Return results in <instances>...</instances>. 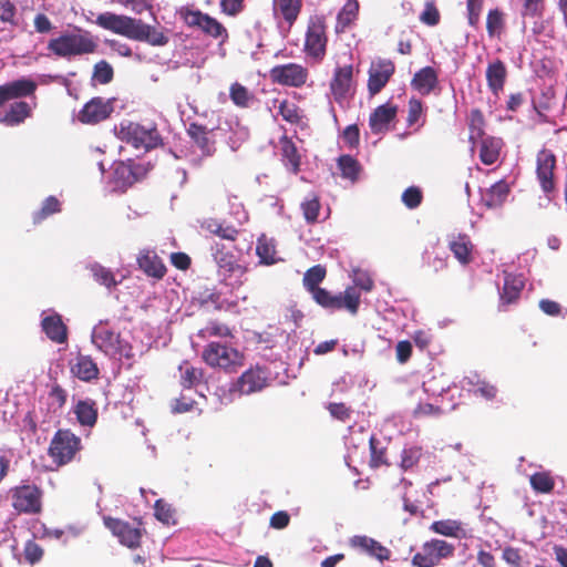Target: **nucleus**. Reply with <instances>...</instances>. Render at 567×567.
I'll return each instance as SVG.
<instances>
[{
    "label": "nucleus",
    "instance_id": "f257e3e1",
    "mask_svg": "<svg viewBox=\"0 0 567 567\" xmlns=\"http://www.w3.org/2000/svg\"><path fill=\"white\" fill-rule=\"evenodd\" d=\"M96 47L91 33L81 29L76 32H63L48 42V50L64 59L94 53Z\"/></svg>",
    "mask_w": 567,
    "mask_h": 567
},
{
    "label": "nucleus",
    "instance_id": "f03ea898",
    "mask_svg": "<svg viewBox=\"0 0 567 567\" xmlns=\"http://www.w3.org/2000/svg\"><path fill=\"white\" fill-rule=\"evenodd\" d=\"M202 360L213 369L235 373L245 363V355L237 348L219 341L208 342L202 351Z\"/></svg>",
    "mask_w": 567,
    "mask_h": 567
},
{
    "label": "nucleus",
    "instance_id": "7ed1b4c3",
    "mask_svg": "<svg viewBox=\"0 0 567 567\" xmlns=\"http://www.w3.org/2000/svg\"><path fill=\"white\" fill-rule=\"evenodd\" d=\"M328 25L322 14L310 16L305 32L303 53L315 63H321L328 51Z\"/></svg>",
    "mask_w": 567,
    "mask_h": 567
},
{
    "label": "nucleus",
    "instance_id": "20e7f679",
    "mask_svg": "<svg viewBox=\"0 0 567 567\" xmlns=\"http://www.w3.org/2000/svg\"><path fill=\"white\" fill-rule=\"evenodd\" d=\"M82 440L70 429H59L52 436L48 455L52 463L59 468L72 463L80 454Z\"/></svg>",
    "mask_w": 567,
    "mask_h": 567
},
{
    "label": "nucleus",
    "instance_id": "39448f33",
    "mask_svg": "<svg viewBox=\"0 0 567 567\" xmlns=\"http://www.w3.org/2000/svg\"><path fill=\"white\" fill-rule=\"evenodd\" d=\"M117 136L137 150L150 151L162 144L159 132L155 126L145 127L132 121H123L120 124Z\"/></svg>",
    "mask_w": 567,
    "mask_h": 567
},
{
    "label": "nucleus",
    "instance_id": "423d86ee",
    "mask_svg": "<svg viewBox=\"0 0 567 567\" xmlns=\"http://www.w3.org/2000/svg\"><path fill=\"white\" fill-rule=\"evenodd\" d=\"M455 547L444 539L432 538L422 544L420 549L412 556L413 567H435L443 559L454 556Z\"/></svg>",
    "mask_w": 567,
    "mask_h": 567
},
{
    "label": "nucleus",
    "instance_id": "0eeeda50",
    "mask_svg": "<svg viewBox=\"0 0 567 567\" xmlns=\"http://www.w3.org/2000/svg\"><path fill=\"white\" fill-rule=\"evenodd\" d=\"M316 303L329 311L344 310L351 316H357L361 305V293L355 287H347L342 292L337 295L326 290L320 293Z\"/></svg>",
    "mask_w": 567,
    "mask_h": 567
},
{
    "label": "nucleus",
    "instance_id": "6e6552de",
    "mask_svg": "<svg viewBox=\"0 0 567 567\" xmlns=\"http://www.w3.org/2000/svg\"><path fill=\"white\" fill-rule=\"evenodd\" d=\"M179 16L184 23L189 28H197L210 38L220 39L221 42H225L228 39L227 29L217 19L202 12L200 10L182 8L179 10Z\"/></svg>",
    "mask_w": 567,
    "mask_h": 567
},
{
    "label": "nucleus",
    "instance_id": "1a4fd4ad",
    "mask_svg": "<svg viewBox=\"0 0 567 567\" xmlns=\"http://www.w3.org/2000/svg\"><path fill=\"white\" fill-rule=\"evenodd\" d=\"M268 370L266 368L260 365L251 367L230 384L229 392L239 396L260 392L268 385Z\"/></svg>",
    "mask_w": 567,
    "mask_h": 567
},
{
    "label": "nucleus",
    "instance_id": "9d476101",
    "mask_svg": "<svg viewBox=\"0 0 567 567\" xmlns=\"http://www.w3.org/2000/svg\"><path fill=\"white\" fill-rule=\"evenodd\" d=\"M12 506L19 513L38 514L42 508V491L37 485H20L10 489Z\"/></svg>",
    "mask_w": 567,
    "mask_h": 567
},
{
    "label": "nucleus",
    "instance_id": "9b49d317",
    "mask_svg": "<svg viewBox=\"0 0 567 567\" xmlns=\"http://www.w3.org/2000/svg\"><path fill=\"white\" fill-rule=\"evenodd\" d=\"M140 19L128 16L103 12L96 17L95 23L116 34L134 40Z\"/></svg>",
    "mask_w": 567,
    "mask_h": 567
},
{
    "label": "nucleus",
    "instance_id": "f8f14e48",
    "mask_svg": "<svg viewBox=\"0 0 567 567\" xmlns=\"http://www.w3.org/2000/svg\"><path fill=\"white\" fill-rule=\"evenodd\" d=\"M225 246L216 244L213 247V257L218 266L219 274L224 279L235 278L237 282L241 284V278L247 272V267L239 264L237 258L230 251H225Z\"/></svg>",
    "mask_w": 567,
    "mask_h": 567
},
{
    "label": "nucleus",
    "instance_id": "ddd939ff",
    "mask_svg": "<svg viewBox=\"0 0 567 567\" xmlns=\"http://www.w3.org/2000/svg\"><path fill=\"white\" fill-rule=\"evenodd\" d=\"M103 523L118 538L122 545L131 549H136L141 546L143 530L140 527H134L126 520L111 516H105Z\"/></svg>",
    "mask_w": 567,
    "mask_h": 567
},
{
    "label": "nucleus",
    "instance_id": "4468645a",
    "mask_svg": "<svg viewBox=\"0 0 567 567\" xmlns=\"http://www.w3.org/2000/svg\"><path fill=\"white\" fill-rule=\"evenodd\" d=\"M272 82L291 87L302 86L308 79V70L301 64L287 63L274 66L270 72Z\"/></svg>",
    "mask_w": 567,
    "mask_h": 567
},
{
    "label": "nucleus",
    "instance_id": "2eb2a0df",
    "mask_svg": "<svg viewBox=\"0 0 567 567\" xmlns=\"http://www.w3.org/2000/svg\"><path fill=\"white\" fill-rule=\"evenodd\" d=\"M536 175L539 185L545 194H551L556 190V181L554 171L556 168V156L549 150H542L536 158Z\"/></svg>",
    "mask_w": 567,
    "mask_h": 567
},
{
    "label": "nucleus",
    "instance_id": "dca6fc26",
    "mask_svg": "<svg viewBox=\"0 0 567 567\" xmlns=\"http://www.w3.org/2000/svg\"><path fill=\"white\" fill-rule=\"evenodd\" d=\"M395 72V64L389 59H377L368 71V91L375 95L382 91Z\"/></svg>",
    "mask_w": 567,
    "mask_h": 567
},
{
    "label": "nucleus",
    "instance_id": "f3484780",
    "mask_svg": "<svg viewBox=\"0 0 567 567\" xmlns=\"http://www.w3.org/2000/svg\"><path fill=\"white\" fill-rule=\"evenodd\" d=\"M148 172V167L141 163H135L130 159L127 162H120L115 165L113 178L116 187L125 190L143 177Z\"/></svg>",
    "mask_w": 567,
    "mask_h": 567
},
{
    "label": "nucleus",
    "instance_id": "a211bd4d",
    "mask_svg": "<svg viewBox=\"0 0 567 567\" xmlns=\"http://www.w3.org/2000/svg\"><path fill=\"white\" fill-rule=\"evenodd\" d=\"M113 110L111 100L96 96L84 104L82 110L79 112L78 118L83 124H97L109 118Z\"/></svg>",
    "mask_w": 567,
    "mask_h": 567
},
{
    "label": "nucleus",
    "instance_id": "6ab92c4d",
    "mask_svg": "<svg viewBox=\"0 0 567 567\" xmlns=\"http://www.w3.org/2000/svg\"><path fill=\"white\" fill-rule=\"evenodd\" d=\"M353 85L352 64L338 66L330 81V91L336 102L341 103L350 95Z\"/></svg>",
    "mask_w": 567,
    "mask_h": 567
},
{
    "label": "nucleus",
    "instance_id": "aec40b11",
    "mask_svg": "<svg viewBox=\"0 0 567 567\" xmlns=\"http://www.w3.org/2000/svg\"><path fill=\"white\" fill-rule=\"evenodd\" d=\"M487 87L491 93L498 97L504 91L508 78V70L504 61L494 59L488 62L485 70Z\"/></svg>",
    "mask_w": 567,
    "mask_h": 567
},
{
    "label": "nucleus",
    "instance_id": "412c9836",
    "mask_svg": "<svg viewBox=\"0 0 567 567\" xmlns=\"http://www.w3.org/2000/svg\"><path fill=\"white\" fill-rule=\"evenodd\" d=\"M37 86L33 80L25 78L0 85V106L10 100L33 95Z\"/></svg>",
    "mask_w": 567,
    "mask_h": 567
},
{
    "label": "nucleus",
    "instance_id": "4be33fe9",
    "mask_svg": "<svg viewBox=\"0 0 567 567\" xmlns=\"http://www.w3.org/2000/svg\"><path fill=\"white\" fill-rule=\"evenodd\" d=\"M398 106L392 103H385L370 114L369 126L373 134H382L390 130V124L396 118Z\"/></svg>",
    "mask_w": 567,
    "mask_h": 567
},
{
    "label": "nucleus",
    "instance_id": "5701e85b",
    "mask_svg": "<svg viewBox=\"0 0 567 567\" xmlns=\"http://www.w3.org/2000/svg\"><path fill=\"white\" fill-rule=\"evenodd\" d=\"M302 10V0H274L272 11L277 20H282L288 30L298 20Z\"/></svg>",
    "mask_w": 567,
    "mask_h": 567
},
{
    "label": "nucleus",
    "instance_id": "b1692460",
    "mask_svg": "<svg viewBox=\"0 0 567 567\" xmlns=\"http://www.w3.org/2000/svg\"><path fill=\"white\" fill-rule=\"evenodd\" d=\"M138 267L148 276L156 279H162L166 275V266L158 257L156 251L144 249L137 257Z\"/></svg>",
    "mask_w": 567,
    "mask_h": 567
},
{
    "label": "nucleus",
    "instance_id": "393cba45",
    "mask_svg": "<svg viewBox=\"0 0 567 567\" xmlns=\"http://www.w3.org/2000/svg\"><path fill=\"white\" fill-rule=\"evenodd\" d=\"M449 248L461 265L466 266L473 261L474 245L468 235H453L449 240Z\"/></svg>",
    "mask_w": 567,
    "mask_h": 567
},
{
    "label": "nucleus",
    "instance_id": "a878e982",
    "mask_svg": "<svg viewBox=\"0 0 567 567\" xmlns=\"http://www.w3.org/2000/svg\"><path fill=\"white\" fill-rule=\"evenodd\" d=\"M210 133L212 130L196 122L190 123L187 128V134L205 156H212L216 151L215 141L210 137Z\"/></svg>",
    "mask_w": 567,
    "mask_h": 567
},
{
    "label": "nucleus",
    "instance_id": "bb28decb",
    "mask_svg": "<svg viewBox=\"0 0 567 567\" xmlns=\"http://www.w3.org/2000/svg\"><path fill=\"white\" fill-rule=\"evenodd\" d=\"M280 154L284 165L295 175L300 172L301 167V155L298 151L297 145L287 135H282L279 138Z\"/></svg>",
    "mask_w": 567,
    "mask_h": 567
},
{
    "label": "nucleus",
    "instance_id": "cd10ccee",
    "mask_svg": "<svg viewBox=\"0 0 567 567\" xmlns=\"http://www.w3.org/2000/svg\"><path fill=\"white\" fill-rule=\"evenodd\" d=\"M509 194V186L505 181H498L489 188L482 192L481 202L488 209H495L503 206Z\"/></svg>",
    "mask_w": 567,
    "mask_h": 567
},
{
    "label": "nucleus",
    "instance_id": "c85d7f7f",
    "mask_svg": "<svg viewBox=\"0 0 567 567\" xmlns=\"http://www.w3.org/2000/svg\"><path fill=\"white\" fill-rule=\"evenodd\" d=\"M524 286V281L520 277L506 274L504 278V285L499 293L501 307L515 303L519 299Z\"/></svg>",
    "mask_w": 567,
    "mask_h": 567
},
{
    "label": "nucleus",
    "instance_id": "c756f323",
    "mask_svg": "<svg viewBox=\"0 0 567 567\" xmlns=\"http://www.w3.org/2000/svg\"><path fill=\"white\" fill-rule=\"evenodd\" d=\"M351 545L355 548H359L361 551L375 557L380 561L389 560L391 556L389 548L368 536H354L351 539Z\"/></svg>",
    "mask_w": 567,
    "mask_h": 567
},
{
    "label": "nucleus",
    "instance_id": "7c9ffc66",
    "mask_svg": "<svg viewBox=\"0 0 567 567\" xmlns=\"http://www.w3.org/2000/svg\"><path fill=\"white\" fill-rule=\"evenodd\" d=\"M430 530L452 538H466L468 537L467 529L465 528V524L457 519H440L435 520L430 525Z\"/></svg>",
    "mask_w": 567,
    "mask_h": 567
},
{
    "label": "nucleus",
    "instance_id": "2f4dec72",
    "mask_svg": "<svg viewBox=\"0 0 567 567\" xmlns=\"http://www.w3.org/2000/svg\"><path fill=\"white\" fill-rule=\"evenodd\" d=\"M326 276L327 269L322 265L312 266L305 272L302 279L303 287L311 293L315 301L320 297L321 292L327 290L319 286L324 280Z\"/></svg>",
    "mask_w": 567,
    "mask_h": 567
},
{
    "label": "nucleus",
    "instance_id": "473e14b6",
    "mask_svg": "<svg viewBox=\"0 0 567 567\" xmlns=\"http://www.w3.org/2000/svg\"><path fill=\"white\" fill-rule=\"evenodd\" d=\"M41 326L51 341L63 343L68 340V329L60 315L55 313L43 318Z\"/></svg>",
    "mask_w": 567,
    "mask_h": 567
},
{
    "label": "nucleus",
    "instance_id": "72a5a7b5",
    "mask_svg": "<svg viewBox=\"0 0 567 567\" xmlns=\"http://www.w3.org/2000/svg\"><path fill=\"white\" fill-rule=\"evenodd\" d=\"M71 372L78 379L90 382L99 377V368L90 355L79 354L71 365Z\"/></svg>",
    "mask_w": 567,
    "mask_h": 567
},
{
    "label": "nucleus",
    "instance_id": "f704fd0d",
    "mask_svg": "<svg viewBox=\"0 0 567 567\" xmlns=\"http://www.w3.org/2000/svg\"><path fill=\"white\" fill-rule=\"evenodd\" d=\"M437 82L439 79L435 70L432 66H425L414 74L411 85L421 94L427 95L435 89Z\"/></svg>",
    "mask_w": 567,
    "mask_h": 567
},
{
    "label": "nucleus",
    "instance_id": "c9c22d12",
    "mask_svg": "<svg viewBox=\"0 0 567 567\" xmlns=\"http://www.w3.org/2000/svg\"><path fill=\"white\" fill-rule=\"evenodd\" d=\"M480 145V159L485 165H493L499 158L503 141L495 136H484Z\"/></svg>",
    "mask_w": 567,
    "mask_h": 567
},
{
    "label": "nucleus",
    "instance_id": "e433bc0d",
    "mask_svg": "<svg viewBox=\"0 0 567 567\" xmlns=\"http://www.w3.org/2000/svg\"><path fill=\"white\" fill-rule=\"evenodd\" d=\"M134 41L147 42L154 47H163L168 43V37L153 25L144 23L141 19L136 29Z\"/></svg>",
    "mask_w": 567,
    "mask_h": 567
},
{
    "label": "nucleus",
    "instance_id": "4c0bfd02",
    "mask_svg": "<svg viewBox=\"0 0 567 567\" xmlns=\"http://www.w3.org/2000/svg\"><path fill=\"white\" fill-rule=\"evenodd\" d=\"M31 116V106L24 101L14 102L10 105L6 114L0 118V123L6 126H17Z\"/></svg>",
    "mask_w": 567,
    "mask_h": 567
},
{
    "label": "nucleus",
    "instance_id": "58836bf2",
    "mask_svg": "<svg viewBox=\"0 0 567 567\" xmlns=\"http://www.w3.org/2000/svg\"><path fill=\"white\" fill-rule=\"evenodd\" d=\"M179 382L184 389H193L198 386L205 381V372L202 368L192 365L188 362H183L179 368Z\"/></svg>",
    "mask_w": 567,
    "mask_h": 567
},
{
    "label": "nucleus",
    "instance_id": "ea45409f",
    "mask_svg": "<svg viewBox=\"0 0 567 567\" xmlns=\"http://www.w3.org/2000/svg\"><path fill=\"white\" fill-rule=\"evenodd\" d=\"M256 255L259 257V262L266 266L275 265L281 260L277 257L275 240L267 237L265 234L257 240Z\"/></svg>",
    "mask_w": 567,
    "mask_h": 567
},
{
    "label": "nucleus",
    "instance_id": "a19ab883",
    "mask_svg": "<svg viewBox=\"0 0 567 567\" xmlns=\"http://www.w3.org/2000/svg\"><path fill=\"white\" fill-rule=\"evenodd\" d=\"M74 414L82 426L92 427L97 421V408L93 400H80L74 406Z\"/></svg>",
    "mask_w": 567,
    "mask_h": 567
},
{
    "label": "nucleus",
    "instance_id": "79ce46f5",
    "mask_svg": "<svg viewBox=\"0 0 567 567\" xmlns=\"http://www.w3.org/2000/svg\"><path fill=\"white\" fill-rule=\"evenodd\" d=\"M300 209L308 225H315L319 223L321 203L319 196L316 193L310 194L301 202Z\"/></svg>",
    "mask_w": 567,
    "mask_h": 567
},
{
    "label": "nucleus",
    "instance_id": "37998d69",
    "mask_svg": "<svg viewBox=\"0 0 567 567\" xmlns=\"http://www.w3.org/2000/svg\"><path fill=\"white\" fill-rule=\"evenodd\" d=\"M468 130H470V141L475 143L478 138H482L485 135V117L483 112L480 109H473L470 112L468 120Z\"/></svg>",
    "mask_w": 567,
    "mask_h": 567
},
{
    "label": "nucleus",
    "instance_id": "c03bdc74",
    "mask_svg": "<svg viewBox=\"0 0 567 567\" xmlns=\"http://www.w3.org/2000/svg\"><path fill=\"white\" fill-rule=\"evenodd\" d=\"M229 97L231 102L241 109L248 107L254 101V94L243 84L235 82L229 87Z\"/></svg>",
    "mask_w": 567,
    "mask_h": 567
},
{
    "label": "nucleus",
    "instance_id": "a18cd8bd",
    "mask_svg": "<svg viewBox=\"0 0 567 567\" xmlns=\"http://www.w3.org/2000/svg\"><path fill=\"white\" fill-rule=\"evenodd\" d=\"M278 112L282 116V118L290 124H299L302 118L301 110L299 106L288 100L278 101Z\"/></svg>",
    "mask_w": 567,
    "mask_h": 567
},
{
    "label": "nucleus",
    "instance_id": "49530a36",
    "mask_svg": "<svg viewBox=\"0 0 567 567\" xmlns=\"http://www.w3.org/2000/svg\"><path fill=\"white\" fill-rule=\"evenodd\" d=\"M205 228L209 233L220 237L221 239H226V240H230V241H235L239 235V230L237 228H235L234 226H231V225L225 226L215 219L208 220L206 223Z\"/></svg>",
    "mask_w": 567,
    "mask_h": 567
},
{
    "label": "nucleus",
    "instance_id": "de8ad7c7",
    "mask_svg": "<svg viewBox=\"0 0 567 567\" xmlns=\"http://www.w3.org/2000/svg\"><path fill=\"white\" fill-rule=\"evenodd\" d=\"M338 167L341 175L350 181H357L361 171L359 162L351 155H342L338 159Z\"/></svg>",
    "mask_w": 567,
    "mask_h": 567
},
{
    "label": "nucleus",
    "instance_id": "09e8293b",
    "mask_svg": "<svg viewBox=\"0 0 567 567\" xmlns=\"http://www.w3.org/2000/svg\"><path fill=\"white\" fill-rule=\"evenodd\" d=\"M61 210V204L54 196H49L44 199L42 207L34 212L32 215L33 224H40L49 216L59 213Z\"/></svg>",
    "mask_w": 567,
    "mask_h": 567
},
{
    "label": "nucleus",
    "instance_id": "8fccbe9b",
    "mask_svg": "<svg viewBox=\"0 0 567 567\" xmlns=\"http://www.w3.org/2000/svg\"><path fill=\"white\" fill-rule=\"evenodd\" d=\"M358 3H347L337 16L336 32H343L355 19Z\"/></svg>",
    "mask_w": 567,
    "mask_h": 567
},
{
    "label": "nucleus",
    "instance_id": "3c124183",
    "mask_svg": "<svg viewBox=\"0 0 567 567\" xmlns=\"http://www.w3.org/2000/svg\"><path fill=\"white\" fill-rule=\"evenodd\" d=\"M155 517L166 525L176 524V511L164 499H157L154 504Z\"/></svg>",
    "mask_w": 567,
    "mask_h": 567
},
{
    "label": "nucleus",
    "instance_id": "603ef678",
    "mask_svg": "<svg viewBox=\"0 0 567 567\" xmlns=\"http://www.w3.org/2000/svg\"><path fill=\"white\" fill-rule=\"evenodd\" d=\"M199 337L202 338H210V337H218V338H228L233 337L231 329L221 322L218 321H209L206 327L199 330Z\"/></svg>",
    "mask_w": 567,
    "mask_h": 567
},
{
    "label": "nucleus",
    "instance_id": "864d4df0",
    "mask_svg": "<svg viewBox=\"0 0 567 567\" xmlns=\"http://www.w3.org/2000/svg\"><path fill=\"white\" fill-rule=\"evenodd\" d=\"M530 485L538 493H550L554 489L555 481L546 472H537L530 476Z\"/></svg>",
    "mask_w": 567,
    "mask_h": 567
},
{
    "label": "nucleus",
    "instance_id": "5fc2aeb1",
    "mask_svg": "<svg viewBox=\"0 0 567 567\" xmlns=\"http://www.w3.org/2000/svg\"><path fill=\"white\" fill-rule=\"evenodd\" d=\"M370 466L373 468H379L382 465H388L386 460V450L384 447H379V440L374 436H371L370 441Z\"/></svg>",
    "mask_w": 567,
    "mask_h": 567
},
{
    "label": "nucleus",
    "instance_id": "6e6d98bb",
    "mask_svg": "<svg viewBox=\"0 0 567 567\" xmlns=\"http://www.w3.org/2000/svg\"><path fill=\"white\" fill-rule=\"evenodd\" d=\"M91 271L94 280L109 289L118 285V281L115 279L114 274L110 269L99 264L93 265L91 267Z\"/></svg>",
    "mask_w": 567,
    "mask_h": 567
},
{
    "label": "nucleus",
    "instance_id": "4d7b16f0",
    "mask_svg": "<svg viewBox=\"0 0 567 567\" xmlns=\"http://www.w3.org/2000/svg\"><path fill=\"white\" fill-rule=\"evenodd\" d=\"M504 28V14L501 10H491L486 19V30L489 37L499 34Z\"/></svg>",
    "mask_w": 567,
    "mask_h": 567
},
{
    "label": "nucleus",
    "instance_id": "13d9d810",
    "mask_svg": "<svg viewBox=\"0 0 567 567\" xmlns=\"http://www.w3.org/2000/svg\"><path fill=\"white\" fill-rule=\"evenodd\" d=\"M114 71L111 64L104 60L97 62L93 70V80L100 84H107L113 80Z\"/></svg>",
    "mask_w": 567,
    "mask_h": 567
},
{
    "label": "nucleus",
    "instance_id": "bf43d9fd",
    "mask_svg": "<svg viewBox=\"0 0 567 567\" xmlns=\"http://www.w3.org/2000/svg\"><path fill=\"white\" fill-rule=\"evenodd\" d=\"M421 455H422L421 447L412 446L409 449H404L402 451V455H401V463H400L401 468L404 471L412 468L413 466H415L419 463Z\"/></svg>",
    "mask_w": 567,
    "mask_h": 567
},
{
    "label": "nucleus",
    "instance_id": "052dcab7",
    "mask_svg": "<svg viewBox=\"0 0 567 567\" xmlns=\"http://www.w3.org/2000/svg\"><path fill=\"white\" fill-rule=\"evenodd\" d=\"M49 398L51 400L50 405L55 412L60 411L65 405L68 393L59 383H53L49 392Z\"/></svg>",
    "mask_w": 567,
    "mask_h": 567
},
{
    "label": "nucleus",
    "instance_id": "680f3d73",
    "mask_svg": "<svg viewBox=\"0 0 567 567\" xmlns=\"http://www.w3.org/2000/svg\"><path fill=\"white\" fill-rule=\"evenodd\" d=\"M423 117V103L421 100L412 97L409 100L408 104V117L406 124L408 126H413L420 122Z\"/></svg>",
    "mask_w": 567,
    "mask_h": 567
},
{
    "label": "nucleus",
    "instance_id": "e2e57ef3",
    "mask_svg": "<svg viewBox=\"0 0 567 567\" xmlns=\"http://www.w3.org/2000/svg\"><path fill=\"white\" fill-rule=\"evenodd\" d=\"M423 195L420 188L415 186H411L406 188L402 194V202L404 205L410 208L414 209L419 207L422 203Z\"/></svg>",
    "mask_w": 567,
    "mask_h": 567
},
{
    "label": "nucleus",
    "instance_id": "0e129e2a",
    "mask_svg": "<svg viewBox=\"0 0 567 567\" xmlns=\"http://www.w3.org/2000/svg\"><path fill=\"white\" fill-rule=\"evenodd\" d=\"M327 410L333 419L341 422L349 421L352 414L351 408L344 403H329Z\"/></svg>",
    "mask_w": 567,
    "mask_h": 567
},
{
    "label": "nucleus",
    "instance_id": "69168bd1",
    "mask_svg": "<svg viewBox=\"0 0 567 567\" xmlns=\"http://www.w3.org/2000/svg\"><path fill=\"white\" fill-rule=\"evenodd\" d=\"M96 339L101 340V347H104L106 351L118 349L120 336L111 330L99 331Z\"/></svg>",
    "mask_w": 567,
    "mask_h": 567
},
{
    "label": "nucleus",
    "instance_id": "338daca9",
    "mask_svg": "<svg viewBox=\"0 0 567 567\" xmlns=\"http://www.w3.org/2000/svg\"><path fill=\"white\" fill-rule=\"evenodd\" d=\"M545 7V0H523V16H542Z\"/></svg>",
    "mask_w": 567,
    "mask_h": 567
},
{
    "label": "nucleus",
    "instance_id": "774afa93",
    "mask_svg": "<svg viewBox=\"0 0 567 567\" xmlns=\"http://www.w3.org/2000/svg\"><path fill=\"white\" fill-rule=\"evenodd\" d=\"M502 557L512 567H522L523 558L518 548L505 547Z\"/></svg>",
    "mask_w": 567,
    "mask_h": 567
}]
</instances>
